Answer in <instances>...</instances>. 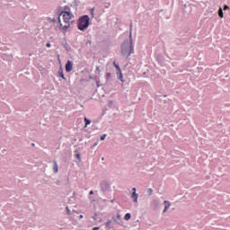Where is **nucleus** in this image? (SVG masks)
Returning <instances> with one entry per match:
<instances>
[{
  "instance_id": "nucleus-1",
  "label": "nucleus",
  "mask_w": 230,
  "mask_h": 230,
  "mask_svg": "<svg viewBox=\"0 0 230 230\" xmlns=\"http://www.w3.org/2000/svg\"><path fill=\"white\" fill-rule=\"evenodd\" d=\"M74 15L69 12H62L58 16L59 29L63 32H66V31L70 28L73 23Z\"/></svg>"
},
{
  "instance_id": "nucleus-2",
  "label": "nucleus",
  "mask_w": 230,
  "mask_h": 230,
  "mask_svg": "<svg viewBox=\"0 0 230 230\" xmlns=\"http://www.w3.org/2000/svg\"><path fill=\"white\" fill-rule=\"evenodd\" d=\"M130 41L125 40L121 45V55L126 58H128L131 54L134 53V45L132 41V34H129Z\"/></svg>"
},
{
  "instance_id": "nucleus-3",
  "label": "nucleus",
  "mask_w": 230,
  "mask_h": 230,
  "mask_svg": "<svg viewBox=\"0 0 230 230\" xmlns=\"http://www.w3.org/2000/svg\"><path fill=\"white\" fill-rule=\"evenodd\" d=\"M89 22H90V18L88 15H84L81 17L78 22V29L80 31H84L89 27Z\"/></svg>"
},
{
  "instance_id": "nucleus-4",
  "label": "nucleus",
  "mask_w": 230,
  "mask_h": 230,
  "mask_svg": "<svg viewBox=\"0 0 230 230\" xmlns=\"http://www.w3.org/2000/svg\"><path fill=\"white\" fill-rule=\"evenodd\" d=\"M113 66H115V68L118 70V73H119V80H120L121 82H123V74H122V72H121V69H120L119 66L117 65L116 61L113 62Z\"/></svg>"
},
{
  "instance_id": "nucleus-5",
  "label": "nucleus",
  "mask_w": 230,
  "mask_h": 230,
  "mask_svg": "<svg viewBox=\"0 0 230 230\" xmlns=\"http://www.w3.org/2000/svg\"><path fill=\"white\" fill-rule=\"evenodd\" d=\"M131 198L133 199L134 202H136V203L138 202V194H137V189L136 188L132 189Z\"/></svg>"
},
{
  "instance_id": "nucleus-6",
  "label": "nucleus",
  "mask_w": 230,
  "mask_h": 230,
  "mask_svg": "<svg viewBox=\"0 0 230 230\" xmlns=\"http://www.w3.org/2000/svg\"><path fill=\"white\" fill-rule=\"evenodd\" d=\"M73 69V64L70 60L67 61L66 65V73H70V71Z\"/></svg>"
},
{
  "instance_id": "nucleus-7",
  "label": "nucleus",
  "mask_w": 230,
  "mask_h": 230,
  "mask_svg": "<svg viewBox=\"0 0 230 230\" xmlns=\"http://www.w3.org/2000/svg\"><path fill=\"white\" fill-rule=\"evenodd\" d=\"M164 208L163 212L166 213L168 211V209L171 208V202L164 200Z\"/></svg>"
},
{
  "instance_id": "nucleus-8",
  "label": "nucleus",
  "mask_w": 230,
  "mask_h": 230,
  "mask_svg": "<svg viewBox=\"0 0 230 230\" xmlns=\"http://www.w3.org/2000/svg\"><path fill=\"white\" fill-rule=\"evenodd\" d=\"M109 184L107 183V182H102V184H101V188L103 190H108L109 189Z\"/></svg>"
},
{
  "instance_id": "nucleus-9",
  "label": "nucleus",
  "mask_w": 230,
  "mask_h": 230,
  "mask_svg": "<svg viewBox=\"0 0 230 230\" xmlns=\"http://www.w3.org/2000/svg\"><path fill=\"white\" fill-rule=\"evenodd\" d=\"M53 170H54L55 173H58V165L57 162H54Z\"/></svg>"
},
{
  "instance_id": "nucleus-10",
  "label": "nucleus",
  "mask_w": 230,
  "mask_h": 230,
  "mask_svg": "<svg viewBox=\"0 0 230 230\" xmlns=\"http://www.w3.org/2000/svg\"><path fill=\"white\" fill-rule=\"evenodd\" d=\"M84 121H85V126L84 127L87 128V126H89L91 124V120L85 117Z\"/></svg>"
},
{
  "instance_id": "nucleus-11",
  "label": "nucleus",
  "mask_w": 230,
  "mask_h": 230,
  "mask_svg": "<svg viewBox=\"0 0 230 230\" xmlns=\"http://www.w3.org/2000/svg\"><path fill=\"white\" fill-rule=\"evenodd\" d=\"M130 218H131V215L129 213L125 214L124 216L125 220H129Z\"/></svg>"
},
{
  "instance_id": "nucleus-12",
  "label": "nucleus",
  "mask_w": 230,
  "mask_h": 230,
  "mask_svg": "<svg viewBox=\"0 0 230 230\" xmlns=\"http://www.w3.org/2000/svg\"><path fill=\"white\" fill-rule=\"evenodd\" d=\"M218 15H219L220 18L224 17V13H223V11H222L221 8L218 10Z\"/></svg>"
},
{
  "instance_id": "nucleus-13",
  "label": "nucleus",
  "mask_w": 230,
  "mask_h": 230,
  "mask_svg": "<svg viewBox=\"0 0 230 230\" xmlns=\"http://www.w3.org/2000/svg\"><path fill=\"white\" fill-rule=\"evenodd\" d=\"M111 224V221L110 220V221L106 222L104 225L106 226V228H110Z\"/></svg>"
},
{
  "instance_id": "nucleus-14",
  "label": "nucleus",
  "mask_w": 230,
  "mask_h": 230,
  "mask_svg": "<svg viewBox=\"0 0 230 230\" xmlns=\"http://www.w3.org/2000/svg\"><path fill=\"white\" fill-rule=\"evenodd\" d=\"M106 137H107V135H106V134H104V135L101 136V141H104V140H105V138H106Z\"/></svg>"
},
{
  "instance_id": "nucleus-15",
  "label": "nucleus",
  "mask_w": 230,
  "mask_h": 230,
  "mask_svg": "<svg viewBox=\"0 0 230 230\" xmlns=\"http://www.w3.org/2000/svg\"><path fill=\"white\" fill-rule=\"evenodd\" d=\"M153 190L152 189H148L147 190H146V192L148 193V195H152L153 194Z\"/></svg>"
},
{
  "instance_id": "nucleus-16",
  "label": "nucleus",
  "mask_w": 230,
  "mask_h": 230,
  "mask_svg": "<svg viewBox=\"0 0 230 230\" xmlns=\"http://www.w3.org/2000/svg\"><path fill=\"white\" fill-rule=\"evenodd\" d=\"M59 76H60L61 78H63V80H65V79H66V78H65V76H64L63 72H60V71H59Z\"/></svg>"
},
{
  "instance_id": "nucleus-17",
  "label": "nucleus",
  "mask_w": 230,
  "mask_h": 230,
  "mask_svg": "<svg viewBox=\"0 0 230 230\" xmlns=\"http://www.w3.org/2000/svg\"><path fill=\"white\" fill-rule=\"evenodd\" d=\"M111 75L110 73L106 74V78H111Z\"/></svg>"
},
{
  "instance_id": "nucleus-18",
  "label": "nucleus",
  "mask_w": 230,
  "mask_h": 230,
  "mask_svg": "<svg viewBox=\"0 0 230 230\" xmlns=\"http://www.w3.org/2000/svg\"><path fill=\"white\" fill-rule=\"evenodd\" d=\"M228 9H229V7L227 5H225L224 10L226 11V10H228Z\"/></svg>"
},
{
  "instance_id": "nucleus-19",
  "label": "nucleus",
  "mask_w": 230,
  "mask_h": 230,
  "mask_svg": "<svg viewBox=\"0 0 230 230\" xmlns=\"http://www.w3.org/2000/svg\"><path fill=\"white\" fill-rule=\"evenodd\" d=\"M46 46H47L48 48H50V47H51L50 43H47Z\"/></svg>"
},
{
  "instance_id": "nucleus-20",
  "label": "nucleus",
  "mask_w": 230,
  "mask_h": 230,
  "mask_svg": "<svg viewBox=\"0 0 230 230\" xmlns=\"http://www.w3.org/2000/svg\"><path fill=\"white\" fill-rule=\"evenodd\" d=\"M94 194V192L92 190V191H90V195H93Z\"/></svg>"
},
{
  "instance_id": "nucleus-21",
  "label": "nucleus",
  "mask_w": 230,
  "mask_h": 230,
  "mask_svg": "<svg viewBox=\"0 0 230 230\" xmlns=\"http://www.w3.org/2000/svg\"><path fill=\"white\" fill-rule=\"evenodd\" d=\"M100 228L99 227H94L93 230H99Z\"/></svg>"
},
{
  "instance_id": "nucleus-22",
  "label": "nucleus",
  "mask_w": 230,
  "mask_h": 230,
  "mask_svg": "<svg viewBox=\"0 0 230 230\" xmlns=\"http://www.w3.org/2000/svg\"><path fill=\"white\" fill-rule=\"evenodd\" d=\"M84 217V216L83 215H80V218H83Z\"/></svg>"
},
{
  "instance_id": "nucleus-23",
  "label": "nucleus",
  "mask_w": 230,
  "mask_h": 230,
  "mask_svg": "<svg viewBox=\"0 0 230 230\" xmlns=\"http://www.w3.org/2000/svg\"><path fill=\"white\" fill-rule=\"evenodd\" d=\"M77 158H80V155H77Z\"/></svg>"
},
{
  "instance_id": "nucleus-24",
  "label": "nucleus",
  "mask_w": 230,
  "mask_h": 230,
  "mask_svg": "<svg viewBox=\"0 0 230 230\" xmlns=\"http://www.w3.org/2000/svg\"><path fill=\"white\" fill-rule=\"evenodd\" d=\"M118 218H120V216H117Z\"/></svg>"
},
{
  "instance_id": "nucleus-25",
  "label": "nucleus",
  "mask_w": 230,
  "mask_h": 230,
  "mask_svg": "<svg viewBox=\"0 0 230 230\" xmlns=\"http://www.w3.org/2000/svg\"><path fill=\"white\" fill-rule=\"evenodd\" d=\"M97 70H100V67H99V66L97 67Z\"/></svg>"
}]
</instances>
